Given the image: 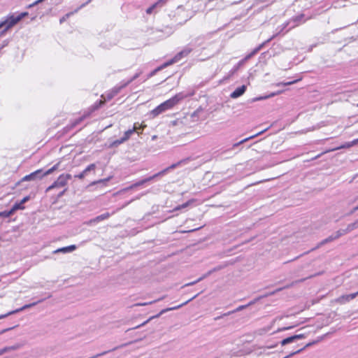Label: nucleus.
Masks as SVG:
<instances>
[{
  "instance_id": "c9c22d12",
  "label": "nucleus",
  "mask_w": 358,
  "mask_h": 358,
  "mask_svg": "<svg viewBox=\"0 0 358 358\" xmlns=\"http://www.w3.org/2000/svg\"><path fill=\"white\" fill-rule=\"evenodd\" d=\"M338 232L339 233L341 236L350 233L348 229H347V227L345 229H341L338 230Z\"/></svg>"
},
{
  "instance_id": "1a4fd4ad",
  "label": "nucleus",
  "mask_w": 358,
  "mask_h": 358,
  "mask_svg": "<svg viewBox=\"0 0 358 358\" xmlns=\"http://www.w3.org/2000/svg\"><path fill=\"white\" fill-rule=\"evenodd\" d=\"M305 337L304 334H295L291 336H289L286 338L282 339L280 341L281 345H285L292 343H294L299 339L303 338Z\"/></svg>"
},
{
  "instance_id": "7ed1b4c3",
  "label": "nucleus",
  "mask_w": 358,
  "mask_h": 358,
  "mask_svg": "<svg viewBox=\"0 0 358 358\" xmlns=\"http://www.w3.org/2000/svg\"><path fill=\"white\" fill-rule=\"evenodd\" d=\"M18 22L19 18L17 16L14 15L8 16L4 21L0 22V24H2V28L4 27V29L1 31L0 35L3 36L8 29L15 25Z\"/></svg>"
},
{
  "instance_id": "0e129e2a",
  "label": "nucleus",
  "mask_w": 358,
  "mask_h": 358,
  "mask_svg": "<svg viewBox=\"0 0 358 358\" xmlns=\"http://www.w3.org/2000/svg\"><path fill=\"white\" fill-rule=\"evenodd\" d=\"M2 28V24H0V29Z\"/></svg>"
},
{
  "instance_id": "4c0bfd02",
  "label": "nucleus",
  "mask_w": 358,
  "mask_h": 358,
  "mask_svg": "<svg viewBox=\"0 0 358 358\" xmlns=\"http://www.w3.org/2000/svg\"><path fill=\"white\" fill-rule=\"evenodd\" d=\"M84 118H85V117L83 116V117H79L76 120H75V122L72 124V127H73L76 126L77 124H80L84 120Z\"/></svg>"
},
{
  "instance_id": "de8ad7c7",
  "label": "nucleus",
  "mask_w": 358,
  "mask_h": 358,
  "mask_svg": "<svg viewBox=\"0 0 358 358\" xmlns=\"http://www.w3.org/2000/svg\"><path fill=\"white\" fill-rule=\"evenodd\" d=\"M29 199V196H26L24 198H23L22 200H21V203L22 204H24L25 202H27L28 200Z\"/></svg>"
},
{
  "instance_id": "ea45409f",
  "label": "nucleus",
  "mask_w": 358,
  "mask_h": 358,
  "mask_svg": "<svg viewBox=\"0 0 358 358\" xmlns=\"http://www.w3.org/2000/svg\"><path fill=\"white\" fill-rule=\"evenodd\" d=\"M28 15V13L27 12H24V13H22L19 15H17V17L19 18V22L25 16H27Z\"/></svg>"
},
{
  "instance_id": "09e8293b",
  "label": "nucleus",
  "mask_w": 358,
  "mask_h": 358,
  "mask_svg": "<svg viewBox=\"0 0 358 358\" xmlns=\"http://www.w3.org/2000/svg\"><path fill=\"white\" fill-rule=\"evenodd\" d=\"M333 235L334 236L336 240L341 237L338 231H336Z\"/></svg>"
},
{
  "instance_id": "9d476101",
  "label": "nucleus",
  "mask_w": 358,
  "mask_h": 358,
  "mask_svg": "<svg viewBox=\"0 0 358 358\" xmlns=\"http://www.w3.org/2000/svg\"><path fill=\"white\" fill-rule=\"evenodd\" d=\"M358 295V292L350 294H344L341 296H339L336 299V302L341 304L346 303L347 302H349L350 301L354 299Z\"/></svg>"
},
{
  "instance_id": "6e6552de",
  "label": "nucleus",
  "mask_w": 358,
  "mask_h": 358,
  "mask_svg": "<svg viewBox=\"0 0 358 358\" xmlns=\"http://www.w3.org/2000/svg\"><path fill=\"white\" fill-rule=\"evenodd\" d=\"M356 145L355 144V141L353 140L351 142H348V143H345L337 148H332V149H329V150H327L319 155H317V156L314 157L312 159H318L319 157H320L322 155L325 154V153H327V152H333V151H335V150H341V149H344V148H350V147Z\"/></svg>"
},
{
  "instance_id": "dca6fc26",
  "label": "nucleus",
  "mask_w": 358,
  "mask_h": 358,
  "mask_svg": "<svg viewBox=\"0 0 358 358\" xmlns=\"http://www.w3.org/2000/svg\"><path fill=\"white\" fill-rule=\"evenodd\" d=\"M266 130H267V129H264V130H262V131H259V132L257 133V134H255V135H252V136H250V137H248V138H244L243 140H242V141H239L238 143H234V144L233 145V146H232V148H236V147H238V146H239L240 145L243 144V143H245V142H247L248 141H249V140H250V139H253L254 138H255V137H257V136H258L261 135L262 134H263V133H264L265 131H266Z\"/></svg>"
},
{
  "instance_id": "5fc2aeb1",
  "label": "nucleus",
  "mask_w": 358,
  "mask_h": 358,
  "mask_svg": "<svg viewBox=\"0 0 358 358\" xmlns=\"http://www.w3.org/2000/svg\"><path fill=\"white\" fill-rule=\"evenodd\" d=\"M66 191V189H64L62 192H61L59 194H58V197H61L64 194V192Z\"/></svg>"
},
{
  "instance_id": "72a5a7b5",
  "label": "nucleus",
  "mask_w": 358,
  "mask_h": 358,
  "mask_svg": "<svg viewBox=\"0 0 358 358\" xmlns=\"http://www.w3.org/2000/svg\"><path fill=\"white\" fill-rule=\"evenodd\" d=\"M109 180H110V178H106V179H101V180H98V181H96V182H92L91 185H95V184H96V183H100V184H101V185H103L106 186V182H107Z\"/></svg>"
},
{
  "instance_id": "4be33fe9",
  "label": "nucleus",
  "mask_w": 358,
  "mask_h": 358,
  "mask_svg": "<svg viewBox=\"0 0 358 358\" xmlns=\"http://www.w3.org/2000/svg\"><path fill=\"white\" fill-rule=\"evenodd\" d=\"M211 271H209L206 274L199 277L198 279H196V280L194 281H192V282H188L187 284L185 285V286H190V285H194L195 283L201 281V280H203V278H206L207 276H208L210 274Z\"/></svg>"
},
{
  "instance_id": "a18cd8bd",
  "label": "nucleus",
  "mask_w": 358,
  "mask_h": 358,
  "mask_svg": "<svg viewBox=\"0 0 358 358\" xmlns=\"http://www.w3.org/2000/svg\"><path fill=\"white\" fill-rule=\"evenodd\" d=\"M122 138H123V141L125 142L129 139V136L127 134L126 132H124V136L122 137Z\"/></svg>"
},
{
  "instance_id": "f3484780",
  "label": "nucleus",
  "mask_w": 358,
  "mask_h": 358,
  "mask_svg": "<svg viewBox=\"0 0 358 358\" xmlns=\"http://www.w3.org/2000/svg\"><path fill=\"white\" fill-rule=\"evenodd\" d=\"M110 216V214L109 213H103V214L94 217V219H92L91 220H90V223L99 222L102 220L108 219Z\"/></svg>"
},
{
  "instance_id": "e2e57ef3",
  "label": "nucleus",
  "mask_w": 358,
  "mask_h": 358,
  "mask_svg": "<svg viewBox=\"0 0 358 358\" xmlns=\"http://www.w3.org/2000/svg\"><path fill=\"white\" fill-rule=\"evenodd\" d=\"M229 313H224V315H229Z\"/></svg>"
},
{
  "instance_id": "5701e85b",
  "label": "nucleus",
  "mask_w": 358,
  "mask_h": 358,
  "mask_svg": "<svg viewBox=\"0 0 358 358\" xmlns=\"http://www.w3.org/2000/svg\"><path fill=\"white\" fill-rule=\"evenodd\" d=\"M179 59H176V56L171 59V60H169V62L164 63L162 66L159 67L157 70H159V69H162L163 68H165L169 65H171L177 62H178Z\"/></svg>"
},
{
  "instance_id": "338daca9",
  "label": "nucleus",
  "mask_w": 358,
  "mask_h": 358,
  "mask_svg": "<svg viewBox=\"0 0 358 358\" xmlns=\"http://www.w3.org/2000/svg\"><path fill=\"white\" fill-rule=\"evenodd\" d=\"M357 106H358V104H357Z\"/></svg>"
},
{
  "instance_id": "4468645a",
  "label": "nucleus",
  "mask_w": 358,
  "mask_h": 358,
  "mask_svg": "<svg viewBox=\"0 0 358 358\" xmlns=\"http://www.w3.org/2000/svg\"><path fill=\"white\" fill-rule=\"evenodd\" d=\"M166 110H166V108H165V106H164V103H162L160 105H159L157 107H156L155 109H153L150 112V114L152 116V117H155L157 115H159V114L165 112Z\"/></svg>"
},
{
  "instance_id": "bb28decb",
  "label": "nucleus",
  "mask_w": 358,
  "mask_h": 358,
  "mask_svg": "<svg viewBox=\"0 0 358 358\" xmlns=\"http://www.w3.org/2000/svg\"><path fill=\"white\" fill-rule=\"evenodd\" d=\"M124 87H123V84H122L120 86H116L114 88H113V90L110 91L111 93L113 94V96H115V95H117L120 92V90L124 88Z\"/></svg>"
},
{
  "instance_id": "4d7b16f0",
  "label": "nucleus",
  "mask_w": 358,
  "mask_h": 358,
  "mask_svg": "<svg viewBox=\"0 0 358 358\" xmlns=\"http://www.w3.org/2000/svg\"><path fill=\"white\" fill-rule=\"evenodd\" d=\"M287 25H288V23H285V24H283V27H282V28L281 29V30H280V31H282L283 29H285Z\"/></svg>"
},
{
  "instance_id": "f03ea898",
  "label": "nucleus",
  "mask_w": 358,
  "mask_h": 358,
  "mask_svg": "<svg viewBox=\"0 0 358 358\" xmlns=\"http://www.w3.org/2000/svg\"><path fill=\"white\" fill-rule=\"evenodd\" d=\"M274 37H275V36H273L271 38L268 39L266 41H265V42L262 43V44H260L257 48L254 49V50L252 52H250L247 56H245V58H243L242 60H241L237 64V65L234 67V69L231 71V73H234L236 71H237L238 70V69L245 64V62H247L248 59H250L253 55L257 54L264 46V45L267 42L270 41Z\"/></svg>"
},
{
  "instance_id": "a211bd4d",
  "label": "nucleus",
  "mask_w": 358,
  "mask_h": 358,
  "mask_svg": "<svg viewBox=\"0 0 358 358\" xmlns=\"http://www.w3.org/2000/svg\"><path fill=\"white\" fill-rule=\"evenodd\" d=\"M19 345H13V346H8L5 347L2 349H0V356L3 355V354L8 352L11 350H15L18 349Z\"/></svg>"
},
{
  "instance_id": "8fccbe9b",
  "label": "nucleus",
  "mask_w": 358,
  "mask_h": 358,
  "mask_svg": "<svg viewBox=\"0 0 358 358\" xmlns=\"http://www.w3.org/2000/svg\"><path fill=\"white\" fill-rule=\"evenodd\" d=\"M70 15H71V13H68V14L66 15V16H64L62 18H61L60 19V23H62L66 20V17H68Z\"/></svg>"
},
{
  "instance_id": "c85d7f7f",
  "label": "nucleus",
  "mask_w": 358,
  "mask_h": 358,
  "mask_svg": "<svg viewBox=\"0 0 358 358\" xmlns=\"http://www.w3.org/2000/svg\"><path fill=\"white\" fill-rule=\"evenodd\" d=\"M166 0H159L157 2L152 4L150 7L152 8V10H154L155 8L160 6L162 7L164 6L166 3Z\"/></svg>"
},
{
  "instance_id": "6ab92c4d",
  "label": "nucleus",
  "mask_w": 358,
  "mask_h": 358,
  "mask_svg": "<svg viewBox=\"0 0 358 358\" xmlns=\"http://www.w3.org/2000/svg\"><path fill=\"white\" fill-rule=\"evenodd\" d=\"M19 345H13V346H8L5 347L2 349H0V356L3 355V354L8 352L11 350H15L18 349Z\"/></svg>"
},
{
  "instance_id": "6e6d98bb",
  "label": "nucleus",
  "mask_w": 358,
  "mask_h": 358,
  "mask_svg": "<svg viewBox=\"0 0 358 358\" xmlns=\"http://www.w3.org/2000/svg\"><path fill=\"white\" fill-rule=\"evenodd\" d=\"M152 303V301H150L149 303H142V304H137L138 306H145V305H147V304H151Z\"/></svg>"
},
{
  "instance_id": "393cba45",
  "label": "nucleus",
  "mask_w": 358,
  "mask_h": 358,
  "mask_svg": "<svg viewBox=\"0 0 358 358\" xmlns=\"http://www.w3.org/2000/svg\"><path fill=\"white\" fill-rule=\"evenodd\" d=\"M137 124H138V123H135L132 129H130L127 130V131H125L127 133V134L129 136V138L134 132H136L137 130L138 129Z\"/></svg>"
},
{
  "instance_id": "412c9836",
  "label": "nucleus",
  "mask_w": 358,
  "mask_h": 358,
  "mask_svg": "<svg viewBox=\"0 0 358 358\" xmlns=\"http://www.w3.org/2000/svg\"><path fill=\"white\" fill-rule=\"evenodd\" d=\"M23 204L20 202L19 203H15L13 208H11V210L7 213V216H9L10 215H11L14 211H15L16 210H18V209H23L24 208V206H22Z\"/></svg>"
},
{
  "instance_id": "603ef678",
  "label": "nucleus",
  "mask_w": 358,
  "mask_h": 358,
  "mask_svg": "<svg viewBox=\"0 0 358 358\" xmlns=\"http://www.w3.org/2000/svg\"><path fill=\"white\" fill-rule=\"evenodd\" d=\"M153 10H152V8L151 7H149L147 10H146V13L148 14H151L152 13Z\"/></svg>"
},
{
  "instance_id": "f257e3e1",
  "label": "nucleus",
  "mask_w": 358,
  "mask_h": 358,
  "mask_svg": "<svg viewBox=\"0 0 358 358\" xmlns=\"http://www.w3.org/2000/svg\"><path fill=\"white\" fill-rule=\"evenodd\" d=\"M59 163L53 166L51 169L45 172H43L42 169H38L29 175L25 176L22 178V181L36 180L41 179L43 176L51 174L54 171L57 169Z\"/></svg>"
},
{
  "instance_id": "37998d69",
  "label": "nucleus",
  "mask_w": 358,
  "mask_h": 358,
  "mask_svg": "<svg viewBox=\"0 0 358 358\" xmlns=\"http://www.w3.org/2000/svg\"><path fill=\"white\" fill-rule=\"evenodd\" d=\"M176 166H177V164H172L170 167H169V168H167V169H164V171H161V172H160V173H161V175H162V174H163V173H165L168 169H173V168H175Z\"/></svg>"
},
{
  "instance_id": "79ce46f5",
  "label": "nucleus",
  "mask_w": 358,
  "mask_h": 358,
  "mask_svg": "<svg viewBox=\"0 0 358 358\" xmlns=\"http://www.w3.org/2000/svg\"><path fill=\"white\" fill-rule=\"evenodd\" d=\"M86 173H84V171L81 172L80 174L75 176L76 178H78L79 179H83L86 176Z\"/></svg>"
},
{
  "instance_id": "b1692460",
  "label": "nucleus",
  "mask_w": 358,
  "mask_h": 358,
  "mask_svg": "<svg viewBox=\"0 0 358 358\" xmlns=\"http://www.w3.org/2000/svg\"><path fill=\"white\" fill-rule=\"evenodd\" d=\"M357 228H358V219L356 221H355L354 222L349 224L347 226V229H348L349 232H350Z\"/></svg>"
},
{
  "instance_id": "f8f14e48",
  "label": "nucleus",
  "mask_w": 358,
  "mask_h": 358,
  "mask_svg": "<svg viewBox=\"0 0 358 358\" xmlns=\"http://www.w3.org/2000/svg\"><path fill=\"white\" fill-rule=\"evenodd\" d=\"M161 173H158L154 175L153 176H151V177H149V178H145L144 180H140V181L133 184L132 185L129 186V187L126 188L125 190L131 189H133V188H134L136 187L141 186V185H143L145 182L151 180L152 178L157 177V176L161 175Z\"/></svg>"
},
{
  "instance_id": "0eeeda50",
  "label": "nucleus",
  "mask_w": 358,
  "mask_h": 358,
  "mask_svg": "<svg viewBox=\"0 0 358 358\" xmlns=\"http://www.w3.org/2000/svg\"><path fill=\"white\" fill-rule=\"evenodd\" d=\"M43 300H44L43 299H39V300H38L36 302H34V303H29V304H26V305L23 306L22 307H21L20 308H18V309H16L15 310L10 311V312H9V313H8L6 314L1 315H0V319H3V318H4V317H7L8 315H10L19 313L20 311L24 310H26L27 308H31V307H34L36 305H37L38 303L42 302Z\"/></svg>"
},
{
  "instance_id": "2eb2a0df",
  "label": "nucleus",
  "mask_w": 358,
  "mask_h": 358,
  "mask_svg": "<svg viewBox=\"0 0 358 358\" xmlns=\"http://www.w3.org/2000/svg\"><path fill=\"white\" fill-rule=\"evenodd\" d=\"M77 248L76 245H71L69 246L59 248L55 251H53L54 254L59 253V252H63V253H69L74 251Z\"/></svg>"
},
{
  "instance_id": "7c9ffc66",
  "label": "nucleus",
  "mask_w": 358,
  "mask_h": 358,
  "mask_svg": "<svg viewBox=\"0 0 358 358\" xmlns=\"http://www.w3.org/2000/svg\"><path fill=\"white\" fill-rule=\"evenodd\" d=\"M96 165L94 164H91L84 170V173L87 174L88 172L94 171Z\"/></svg>"
},
{
  "instance_id": "13d9d810",
  "label": "nucleus",
  "mask_w": 358,
  "mask_h": 358,
  "mask_svg": "<svg viewBox=\"0 0 358 358\" xmlns=\"http://www.w3.org/2000/svg\"><path fill=\"white\" fill-rule=\"evenodd\" d=\"M291 328H292V327H285V328L282 329L281 330H282H282H287V329H291Z\"/></svg>"
},
{
  "instance_id": "20e7f679",
  "label": "nucleus",
  "mask_w": 358,
  "mask_h": 358,
  "mask_svg": "<svg viewBox=\"0 0 358 358\" xmlns=\"http://www.w3.org/2000/svg\"><path fill=\"white\" fill-rule=\"evenodd\" d=\"M71 178V176L70 174L61 175L52 185L47 188L46 192H48L56 187H64L67 184L68 180Z\"/></svg>"
},
{
  "instance_id": "c756f323",
  "label": "nucleus",
  "mask_w": 358,
  "mask_h": 358,
  "mask_svg": "<svg viewBox=\"0 0 358 358\" xmlns=\"http://www.w3.org/2000/svg\"><path fill=\"white\" fill-rule=\"evenodd\" d=\"M191 202H192V201H188L182 205H179L175 208L174 210H179L180 209L185 208L187 207L190 204Z\"/></svg>"
},
{
  "instance_id": "2f4dec72",
  "label": "nucleus",
  "mask_w": 358,
  "mask_h": 358,
  "mask_svg": "<svg viewBox=\"0 0 358 358\" xmlns=\"http://www.w3.org/2000/svg\"><path fill=\"white\" fill-rule=\"evenodd\" d=\"M139 76V73H136L130 80L123 83V87L127 86L132 81L136 80Z\"/></svg>"
},
{
  "instance_id": "9b49d317",
  "label": "nucleus",
  "mask_w": 358,
  "mask_h": 358,
  "mask_svg": "<svg viewBox=\"0 0 358 358\" xmlns=\"http://www.w3.org/2000/svg\"><path fill=\"white\" fill-rule=\"evenodd\" d=\"M246 90V86L242 85L241 87H237L230 95L231 98L236 99L241 95H243Z\"/></svg>"
},
{
  "instance_id": "a19ab883",
  "label": "nucleus",
  "mask_w": 358,
  "mask_h": 358,
  "mask_svg": "<svg viewBox=\"0 0 358 358\" xmlns=\"http://www.w3.org/2000/svg\"><path fill=\"white\" fill-rule=\"evenodd\" d=\"M108 352V351L103 352H101V353H99V354L95 355H94V356H92V357H90V358H98V357H101V356H103V355H106Z\"/></svg>"
},
{
  "instance_id": "49530a36",
  "label": "nucleus",
  "mask_w": 358,
  "mask_h": 358,
  "mask_svg": "<svg viewBox=\"0 0 358 358\" xmlns=\"http://www.w3.org/2000/svg\"><path fill=\"white\" fill-rule=\"evenodd\" d=\"M122 138H123V141L125 142L129 139V136L127 134L126 132H124V136L122 137Z\"/></svg>"
},
{
  "instance_id": "473e14b6",
  "label": "nucleus",
  "mask_w": 358,
  "mask_h": 358,
  "mask_svg": "<svg viewBox=\"0 0 358 358\" xmlns=\"http://www.w3.org/2000/svg\"><path fill=\"white\" fill-rule=\"evenodd\" d=\"M124 141H123V138H121L120 139H117V140H115L112 143H111V146L112 147H117L119 145L123 143Z\"/></svg>"
},
{
  "instance_id": "c03bdc74",
  "label": "nucleus",
  "mask_w": 358,
  "mask_h": 358,
  "mask_svg": "<svg viewBox=\"0 0 358 358\" xmlns=\"http://www.w3.org/2000/svg\"><path fill=\"white\" fill-rule=\"evenodd\" d=\"M114 97L113 94L111 93V92H108L107 94H106V99L108 100H110L111 99H113Z\"/></svg>"
},
{
  "instance_id": "69168bd1",
  "label": "nucleus",
  "mask_w": 358,
  "mask_h": 358,
  "mask_svg": "<svg viewBox=\"0 0 358 358\" xmlns=\"http://www.w3.org/2000/svg\"><path fill=\"white\" fill-rule=\"evenodd\" d=\"M356 199H358V196L356 198Z\"/></svg>"
},
{
  "instance_id": "58836bf2",
  "label": "nucleus",
  "mask_w": 358,
  "mask_h": 358,
  "mask_svg": "<svg viewBox=\"0 0 358 358\" xmlns=\"http://www.w3.org/2000/svg\"><path fill=\"white\" fill-rule=\"evenodd\" d=\"M252 303H253V302H250V303H248V305H245V306H238V307L236 308V311H240V310H242L243 309H244L245 308L248 307V306H250V305H251V304H252Z\"/></svg>"
},
{
  "instance_id": "3c124183",
  "label": "nucleus",
  "mask_w": 358,
  "mask_h": 358,
  "mask_svg": "<svg viewBox=\"0 0 358 358\" xmlns=\"http://www.w3.org/2000/svg\"><path fill=\"white\" fill-rule=\"evenodd\" d=\"M13 329V327H10V328H7V329H4L1 330L0 331V335L3 334V333H5V332H6V331H9V330H10V329Z\"/></svg>"
},
{
  "instance_id": "864d4df0",
  "label": "nucleus",
  "mask_w": 358,
  "mask_h": 358,
  "mask_svg": "<svg viewBox=\"0 0 358 358\" xmlns=\"http://www.w3.org/2000/svg\"><path fill=\"white\" fill-rule=\"evenodd\" d=\"M358 210V206H357L356 207H355L350 212V214H352L354 213L355 211Z\"/></svg>"
},
{
  "instance_id": "f704fd0d",
  "label": "nucleus",
  "mask_w": 358,
  "mask_h": 358,
  "mask_svg": "<svg viewBox=\"0 0 358 358\" xmlns=\"http://www.w3.org/2000/svg\"><path fill=\"white\" fill-rule=\"evenodd\" d=\"M280 93V92H278V94ZM277 94V93H272L270 95L268 96H259V97H257L255 99H253V101H259V100H263V99H266L267 98H269V97H271V96H273L274 95Z\"/></svg>"
},
{
  "instance_id": "aec40b11",
  "label": "nucleus",
  "mask_w": 358,
  "mask_h": 358,
  "mask_svg": "<svg viewBox=\"0 0 358 358\" xmlns=\"http://www.w3.org/2000/svg\"><path fill=\"white\" fill-rule=\"evenodd\" d=\"M334 240H336L334 238V236L331 235L329 237H327V238H325V239L322 240L321 242H320L316 248H318L324 245V244L330 243Z\"/></svg>"
},
{
  "instance_id": "052dcab7",
  "label": "nucleus",
  "mask_w": 358,
  "mask_h": 358,
  "mask_svg": "<svg viewBox=\"0 0 358 358\" xmlns=\"http://www.w3.org/2000/svg\"><path fill=\"white\" fill-rule=\"evenodd\" d=\"M145 127V125H144V126H141V127H140V128H141V129H143V128H144Z\"/></svg>"
},
{
  "instance_id": "ddd939ff",
  "label": "nucleus",
  "mask_w": 358,
  "mask_h": 358,
  "mask_svg": "<svg viewBox=\"0 0 358 358\" xmlns=\"http://www.w3.org/2000/svg\"><path fill=\"white\" fill-rule=\"evenodd\" d=\"M192 51V48L189 46L184 48L180 52L176 55V59H179L180 61L182 57H187Z\"/></svg>"
},
{
  "instance_id": "680f3d73",
  "label": "nucleus",
  "mask_w": 358,
  "mask_h": 358,
  "mask_svg": "<svg viewBox=\"0 0 358 358\" xmlns=\"http://www.w3.org/2000/svg\"><path fill=\"white\" fill-rule=\"evenodd\" d=\"M157 138L156 136H152V139H155Z\"/></svg>"
},
{
  "instance_id": "bf43d9fd",
  "label": "nucleus",
  "mask_w": 358,
  "mask_h": 358,
  "mask_svg": "<svg viewBox=\"0 0 358 358\" xmlns=\"http://www.w3.org/2000/svg\"><path fill=\"white\" fill-rule=\"evenodd\" d=\"M354 141H355V144H357V143H358V138L355 139Z\"/></svg>"
},
{
  "instance_id": "39448f33",
  "label": "nucleus",
  "mask_w": 358,
  "mask_h": 358,
  "mask_svg": "<svg viewBox=\"0 0 358 358\" xmlns=\"http://www.w3.org/2000/svg\"><path fill=\"white\" fill-rule=\"evenodd\" d=\"M185 97H186V95L183 94L182 93H178L169 100L163 102V103L165 106V108L169 110L178 104Z\"/></svg>"
},
{
  "instance_id": "a878e982",
  "label": "nucleus",
  "mask_w": 358,
  "mask_h": 358,
  "mask_svg": "<svg viewBox=\"0 0 358 358\" xmlns=\"http://www.w3.org/2000/svg\"><path fill=\"white\" fill-rule=\"evenodd\" d=\"M124 87H123V84H122L120 86H116L114 88H113V90L110 91L111 93L113 94V96H115V95H117L120 92V90L124 88Z\"/></svg>"
},
{
  "instance_id": "e433bc0d",
  "label": "nucleus",
  "mask_w": 358,
  "mask_h": 358,
  "mask_svg": "<svg viewBox=\"0 0 358 358\" xmlns=\"http://www.w3.org/2000/svg\"><path fill=\"white\" fill-rule=\"evenodd\" d=\"M297 82V80H293V81H290V82H287V83H280L278 84V86L280 85H283V86H287V85H292L295 83Z\"/></svg>"
},
{
  "instance_id": "423d86ee",
  "label": "nucleus",
  "mask_w": 358,
  "mask_h": 358,
  "mask_svg": "<svg viewBox=\"0 0 358 358\" xmlns=\"http://www.w3.org/2000/svg\"><path fill=\"white\" fill-rule=\"evenodd\" d=\"M196 296H194V297H192L191 299L185 301V303L180 304V305H178L177 306H175V307H172V308H166V309H163L157 315H156L155 316H153L152 317H150L149 320L145 321L144 322H143L141 324H139L138 326H136V327H134V329H137V328H139L142 326H144L145 324H147L149 320H150L152 318H155V317H159V316H161L162 314L166 313L167 311L169 310H176V309H178L179 308L182 307V306L187 304L189 301H191L192 299H194L195 297Z\"/></svg>"
},
{
  "instance_id": "cd10ccee",
  "label": "nucleus",
  "mask_w": 358,
  "mask_h": 358,
  "mask_svg": "<svg viewBox=\"0 0 358 358\" xmlns=\"http://www.w3.org/2000/svg\"><path fill=\"white\" fill-rule=\"evenodd\" d=\"M166 0H159L157 2L152 4L150 7L152 8V10H154L155 8L160 6L162 7L164 6L166 3Z\"/></svg>"
}]
</instances>
